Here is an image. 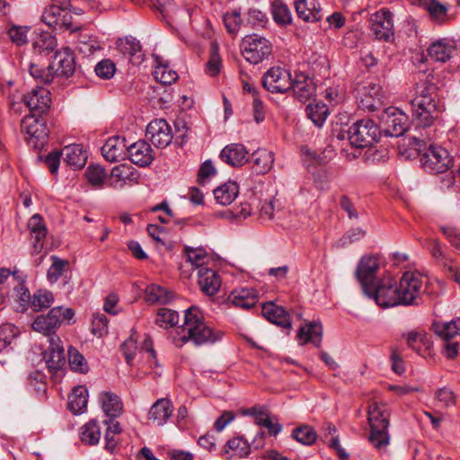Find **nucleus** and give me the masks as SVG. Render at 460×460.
Segmentation results:
<instances>
[{"mask_svg": "<svg viewBox=\"0 0 460 460\" xmlns=\"http://www.w3.org/2000/svg\"><path fill=\"white\" fill-rule=\"evenodd\" d=\"M181 335L174 343L181 347L187 342L195 346L213 344L221 340L223 332L210 326L198 306H190L185 310L184 323L181 327Z\"/></svg>", "mask_w": 460, "mask_h": 460, "instance_id": "f257e3e1", "label": "nucleus"}, {"mask_svg": "<svg viewBox=\"0 0 460 460\" xmlns=\"http://www.w3.org/2000/svg\"><path fill=\"white\" fill-rule=\"evenodd\" d=\"M436 84L426 79L416 84L415 96L411 101L413 119L417 126L430 127L442 109L437 101Z\"/></svg>", "mask_w": 460, "mask_h": 460, "instance_id": "f03ea898", "label": "nucleus"}, {"mask_svg": "<svg viewBox=\"0 0 460 460\" xmlns=\"http://www.w3.org/2000/svg\"><path fill=\"white\" fill-rule=\"evenodd\" d=\"M367 420L370 426V443L378 451L385 450L390 443L389 412L386 406L377 402H370L367 410Z\"/></svg>", "mask_w": 460, "mask_h": 460, "instance_id": "7ed1b4c3", "label": "nucleus"}, {"mask_svg": "<svg viewBox=\"0 0 460 460\" xmlns=\"http://www.w3.org/2000/svg\"><path fill=\"white\" fill-rule=\"evenodd\" d=\"M75 315L71 308L63 306L53 307L47 314L38 315L33 321L31 327L46 336L57 337L56 331L61 326L65 320L70 321Z\"/></svg>", "mask_w": 460, "mask_h": 460, "instance_id": "20e7f679", "label": "nucleus"}, {"mask_svg": "<svg viewBox=\"0 0 460 460\" xmlns=\"http://www.w3.org/2000/svg\"><path fill=\"white\" fill-rule=\"evenodd\" d=\"M379 128L370 119H362L349 128L348 137L350 144L357 148L372 146L378 140Z\"/></svg>", "mask_w": 460, "mask_h": 460, "instance_id": "39448f33", "label": "nucleus"}, {"mask_svg": "<svg viewBox=\"0 0 460 460\" xmlns=\"http://www.w3.org/2000/svg\"><path fill=\"white\" fill-rule=\"evenodd\" d=\"M382 307H391L402 305L398 285L391 277H385L369 288V293H365Z\"/></svg>", "mask_w": 460, "mask_h": 460, "instance_id": "423d86ee", "label": "nucleus"}, {"mask_svg": "<svg viewBox=\"0 0 460 460\" xmlns=\"http://www.w3.org/2000/svg\"><path fill=\"white\" fill-rule=\"evenodd\" d=\"M398 291L402 305H417L423 291V276L417 271L404 272L398 283Z\"/></svg>", "mask_w": 460, "mask_h": 460, "instance_id": "0eeeda50", "label": "nucleus"}, {"mask_svg": "<svg viewBox=\"0 0 460 460\" xmlns=\"http://www.w3.org/2000/svg\"><path fill=\"white\" fill-rule=\"evenodd\" d=\"M420 163L424 170L430 173L443 172L453 166V157L446 148L429 144L420 157Z\"/></svg>", "mask_w": 460, "mask_h": 460, "instance_id": "6e6552de", "label": "nucleus"}, {"mask_svg": "<svg viewBox=\"0 0 460 460\" xmlns=\"http://www.w3.org/2000/svg\"><path fill=\"white\" fill-rule=\"evenodd\" d=\"M241 49L248 62L257 65L271 54V44L265 38L252 34L243 39Z\"/></svg>", "mask_w": 460, "mask_h": 460, "instance_id": "1a4fd4ad", "label": "nucleus"}, {"mask_svg": "<svg viewBox=\"0 0 460 460\" xmlns=\"http://www.w3.org/2000/svg\"><path fill=\"white\" fill-rule=\"evenodd\" d=\"M43 115L30 114L22 120V130L28 135L27 142L35 149L43 147L49 136V130Z\"/></svg>", "mask_w": 460, "mask_h": 460, "instance_id": "9d476101", "label": "nucleus"}, {"mask_svg": "<svg viewBox=\"0 0 460 460\" xmlns=\"http://www.w3.org/2000/svg\"><path fill=\"white\" fill-rule=\"evenodd\" d=\"M262 84L270 93H285L292 87L291 74L279 66L271 67L264 74Z\"/></svg>", "mask_w": 460, "mask_h": 460, "instance_id": "9b49d317", "label": "nucleus"}, {"mask_svg": "<svg viewBox=\"0 0 460 460\" xmlns=\"http://www.w3.org/2000/svg\"><path fill=\"white\" fill-rule=\"evenodd\" d=\"M393 13L388 10H381L372 14L370 18V30L376 39L390 41L394 39Z\"/></svg>", "mask_w": 460, "mask_h": 460, "instance_id": "f8f14e48", "label": "nucleus"}, {"mask_svg": "<svg viewBox=\"0 0 460 460\" xmlns=\"http://www.w3.org/2000/svg\"><path fill=\"white\" fill-rule=\"evenodd\" d=\"M378 269L379 261L376 256H364L359 261L356 277L364 293H369V288L376 284V273Z\"/></svg>", "mask_w": 460, "mask_h": 460, "instance_id": "ddd939ff", "label": "nucleus"}, {"mask_svg": "<svg viewBox=\"0 0 460 460\" xmlns=\"http://www.w3.org/2000/svg\"><path fill=\"white\" fill-rule=\"evenodd\" d=\"M146 137L159 148L166 147L172 139V129L165 119H154L146 127Z\"/></svg>", "mask_w": 460, "mask_h": 460, "instance_id": "4468645a", "label": "nucleus"}, {"mask_svg": "<svg viewBox=\"0 0 460 460\" xmlns=\"http://www.w3.org/2000/svg\"><path fill=\"white\" fill-rule=\"evenodd\" d=\"M23 100L31 114L44 115L50 108V92L43 87L32 89Z\"/></svg>", "mask_w": 460, "mask_h": 460, "instance_id": "2eb2a0df", "label": "nucleus"}, {"mask_svg": "<svg viewBox=\"0 0 460 460\" xmlns=\"http://www.w3.org/2000/svg\"><path fill=\"white\" fill-rule=\"evenodd\" d=\"M75 67L74 54L69 48L56 51L49 63V68L53 70L57 76L69 77L74 74Z\"/></svg>", "mask_w": 460, "mask_h": 460, "instance_id": "dca6fc26", "label": "nucleus"}, {"mask_svg": "<svg viewBox=\"0 0 460 460\" xmlns=\"http://www.w3.org/2000/svg\"><path fill=\"white\" fill-rule=\"evenodd\" d=\"M385 105L382 87L375 83L364 86L359 100V107L365 111H375Z\"/></svg>", "mask_w": 460, "mask_h": 460, "instance_id": "f3484780", "label": "nucleus"}, {"mask_svg": "<svg viewBox=\"0 0 460 460\" xmlns=\"http://www.w3.org/2000/svg\"><path fill=\"white\" fill-rule=\"evenodd\" d=\"M129 160L140 166H148L155 159V151L145 140H138L127 148Z\"/></svg>", "mask_w": 460, "mask_h": 460, "instance_id": "a211bd4d", "label": "nucleus"}, {"mask_svg": "<svg viewBox=\"0 0 460 460\" xmlns=\"http://www.w3.org/2000/svg\"><path fill=\"white\" fill-rule=\"evenodd\" d=\"M408 347L422 357L431 355L432 341L427 332L423 331H411L402 333Z\"/></svg>", "mask_w": 460, "mask_h": 460, "instance_id": "6ab92c4d", "label": "nucleus"}, {"mask_svg": "<svg viewBox=\"0 0 460 460\" xmlns=\"http://www.w3.org/2000/svg\"><path fill=\"white\" fill-rule=\"evenodd\" d=\"M49 341V347L44 353V358L49 369L56 372L66 363L65 351L59 337H50Z\"/></svg>", "mask_w": 460, "mask_h": 460, "instance_id": "aec40b11", "label": "nucleus"}, {"mask_svg": "<svg viewBox=\"0 0 460 460\" xmlns=\"http://www.w3.org/2000/svg\"><path fill=\"white\" fill-rule=\"evenodd\" d=\"M220 157L231 166H243L248 162V151L242 144H229L222 149Z\"/></svg>", "mask_w": 460, "mask_h": 460, "instance_id": "412c9836", "label": "nucleus"}, {"mask_svg": "<svg viewBox=\"0 0 460 460\" xmlns=\"http://www.w3.org/2000/svg\"><path fill=\"white\" fill-rule=\"evenodd\" d=\"M295 8L297 16L306 22L322 20V10L318 0H296Z\"/></svg>", "mask_w": 460, "mask_h": 460, "instance_id": "4be33fe9", "label": "nucleus"}, {"mask_svg": "<svg viewBox=\"0 0 460 460\" xmlns=\"http://www.w3.org/2000/svg\"><path fill=\"white\" fill-rule=\"evenodd\" d=\"M456 50V43L449 39H439L432 42L428 49L429 57L434 61L445 63Z\"/></svg>", "mask_w": 460, "mask_h": 460, "instance_id": "5701e85b", "label": "nucleus"}, {"mask_svg": "<svg viewBox=\"0 0 460 460\" xmlns=\"http://www.w3.org/2000/svg\"><path fill=\"white\" fill-rule=\"evenodd\" d=\"M117 48L120 53L128 56L134 65L144 60V54L140 42L134 37L128 36L117 40Z\"/></svg>", "mask_w": 460, "mask_h": 460, "instance_id": "b1692460", "label": "nucleus"}, {"mask_svg": "<svg viewBox=\"0 0 460 460\" xmlns=\"http://www.w3.org/2000/svg\"><path fill=\"white\" fill-rule=\"evenodd\" d=\"M261 313L262 315L272 323L287 329L291 328L290 316L282 306L269 302L262 305Z\"/></svg>", "mask_w": 460, "mask_h": 460, "instance_id": "393cba45", "label": "nucleus"}, {"mask_svg": "<svg viewBox=\"0 0 460 460\" xmlns=\"http://www.w3.org/2000/svg\"><path fill=\"white\" fill-rule=\"evenodd\" d=\"M295 96L301 102L308 101L315 92V85L313 79L303 73L296 74L292 79L291 89Z\"/></svg>", "mask_w": 460, "mask_h": 460, "instance_id": "a878e982", "label": "nucleus"}, {"mask_svg": "<svg viewBox=\"0 0 460 460\" xmlns=\"http://www.w3.org/2000/svg\"><path fill=\"white\" fill-rule=\"evenodd\" d=\"M127 148L125 138L115 136L107 139L102 147V154L107 161L114 163L123 157Z\"/></svg>", "mask_w": 460, "mask_h": 460, "instance_id": "bb28decb", "label": "nucleus"}, {"mask_svg": "<svg viewBox=\"0 0 460 460\" xmlns=\"http://www.w3.org/2000/svg\"><path fill=\"white\" fill-rule=\"evenodd\" d=\"M172 411L173 406L172 402L167 398H161L151 406L148 412V420L158 426H162L172 416Z\"/></svg>", "mask_w": 460, "mask_h": 460, "instance_id": "cd10ccee", "label": "nucleus"}, {"mask_svg": "<svg viewBox=\"0 0 460 460\" xmlns=\"http://www.w3.org/2000/svg\"><path fill=\"white\" fill-rule=\"evenodd\" d=\"M199 286L208 296H214L219 289L221 280L219 276L209 268H200L198 270Z\"/></svg>", "mask_w": 460, "mask_h": 460, "instance_id": "c85d7f7f", "label": "nucleus"}, {"mask_svg": "<svg viewBox=\"0 0 460 460\" xmlns=\"http://www.w3.org/2000/svg\"><path fill=\"white\" fill-rule=\"evenodd\" d=\"M228 301L236 307L250 309L258 302V292L254 288L234 289L228 296Z\"/></svg>", "mask_w": 460, "mask_h": 460, "instance_id": "c756f323", "label": "nucleus"}, {"mask_svg": "<svg viewBox=\"0 0 460 460\" xmlns=\"http://www.w3.org/2000/svg\"><path fill=\"white\" fill-rule=\"evenodd\" d=\"M385 133L391 137H400L407 129V117L402 112L393 111H386V119H385Z\"/></svg>", "mask_w": 460, "mask_h": 460, "instance_id": "7c9ffc66", "label": "nucleus"}, {"mask_svg": "<svg viewBox=\"0 0 460 460\" xmlns=\"http://www.w3.org/2000/svg\"><path fill=\"white\" fill-rule=\"evenodd\" d=\"M28 227L31 231V237L34 239V252L39 253L43 248V240L47 235V228L42 217L39 214L33 215L28 222Z\"/></svg>", "mask_w": 460, "mask_h": 460, "instance_id": "2f4dec72", "label": "nucleus"}, {"mask_svg": "<svg viewBox=\"0 0 460 460\" xmlns=\"http://www.w3.org/2000/svg\"><path fill=\"white\" fill-rule=\"evenodd\" d=\"M102 411L109 418H118L123 412V404L120 398L114 393L103 392L100 394Z\"/></svg>", "mask_w": 460, "mask_h": 460, "instance_id": "473e14b6", "label": "nucleus"}, {"mask_svg": "<svg viewBox=\"0 0 460 460\" xmlns=\"http://www.w3.org/2000/svg\"><path fill=\"white\" fill-rule=\"evenodd\" d=\"M64 161L75 169L82 168L86 162L87 155L80 145H69L61 150Z\"/></svg>", "mask_w": 460, "mask_h": 460, "instance_id": "72a5a7b5", "label": "nucleus"}, {"mask_svg": "<svg viewBox=\"0 0 460 460\" xmlns=\"http://www.w3.org/2000/svg\"><path fill=\"white\" fill-rule=\"evenodd\" d=\"M323 326L320 323L313 322L299 329L297 337L301 341V344L312 342L315 347L319 348L322 342Z\"/></svg>", "mask_w": 460, "mask_h": 460, "instance_id": "f704fd0d", "label": "nucleus"}, {"mask_svg": "<svg viewBox=\"0 0 460 460\" xmlns=\"http://www.w3.org/2000/svg\"><path fill=\"white\" fill-rule=\"evenodd\" d=\"M88 391L83 385L75 387L68 395V409L74 414L83 413L87 407Z\"/></svg>", "mask_w": 460, "mask_h": 460, "instance_id": "c9c22d12", "label": "nucleus"}, {"mask_svg": "<svg viewBox=\"0 0 460 460\" xmlns=\"http://www.w3.org/2000/svg\"><path fill=\"white\" fill-rule=\"evenodd\" d=\"M253 168L256 173L264 174L269 172L274 163V154L266 149H259L252 154Z\"/></svg>", "mask_w": 460, "mask_h": 460, "instance_id": "e433bc0d", "label": "nucleus"}, {"mask_svg": "<svg viewBox=\"0 0 460 460\" xmlns=\"http://www.w3.org/2000/svg\"><path fill=\"white\" fill-rule=\"evenodd\" d=\"M238 194V186L230 181L214 190V196L217 203L227 206L231 204Z\"/></svg>", "mask_w": 460, "mask_h": 460, "instance_id": "4c0bfd02", "label": "nucleus"}, {"mask_svg": "<svg viewBox=\"0 0 460 460\" xmlns=\"http://www.w3.org/2000/svg\"><path fill=\"white\" fill-rule=\"evenodd\" d=\"M172 294L164 288L152 284L146 288V300L150 304L164 305L171 301Z\"/></svg>", "mask_w": 460, "mask_h": 460, "instance_id": "58836bf2", "label": "nucleus"}, {"mask_svg": "<svg viewBox=\"0 0 460 460\" xmlns=\"http://www.w3.org/2000/svg\"><path fill=\"white\" fill-rule=\"evenodd\" d=\"M57 46L56 38L48 31L40 32L35 36L32 41V47L35 52L39 54H49Z\"/></svg>", "mask_w": 460, "mask_h": 460, "instance_id": "ea45409f", "label": "nucleus"}, {"mask_svg": "<svg viewBox=\"0 0 460 460\" xmlns=\"http://www.w3.org/2000/svg\"><path fill=\"white\" fill-rule=\"evenodd\" d=\"M271 14L279 25L286 26L292 22V13L282 0H274L271 3Z\"/></svg>", "mask_w": 460, "mask_h": 460, "instance_id": "a19ab883", "label": "nucleus"}, {"mask_svg": "<svg viewBox=\"0 0 460 460\" xmlns=\"http://www.w3.org/2000/svg\"><path fill=\"white\" fill-rule=\"evenodd\" d=\"M306 113L314 125L321 127L329 114V109L325 103L314 101L307 105Z\"/></svg>", "mask_w": 460, "mask_h": 460, "instance_id": "79ce46f5", "label": "nucleus"}, {"mask_svg": "<svg viewBox=\"0 0 460 460\" xmlns=\"http://www.w3.org/2000/svg\"><path fill=\"white\" fill-rule=\"evenodd\" d=\"M435 333L444 341H449L456 335H460V318L453 319L446 323L433 324Z\"/></svg>", "mask_w": 460, "mask_h": 460, "instance_id": "37998d69", "label": "nucleus"}, {"mask_svg": "<svg viewBox=\"0 0 460 460\" xmlns=\"http://www.w3.org/2000/svg\"><path fill=\"white\" fill-rule=\"evenodd\" d=\"M436 174V185L440 191H457L460 189V181L456 180L453 171L447 170Z\"/></svg>", "mask_w": 460, "mask_h": 460, "instance_id": "c03bdc74", "label": "nucleus"}, {"mask_svg": "<svg viewBox=\"0 0 460 460\" xmlns=\"http://www.w3.org/2000/svg\"><path fill=\"white\" fill-rule=\"evenodd\" d=\"M101 438V429L95 420H92L82 427V442L93 446L99 443Z\"/></svg>", "mask_w": 460, "mask_h": 460, "instance_id": "a18cd8bd", "label": "nucleus"}, {"mask_svg": "<svg viewBox=\"0 0 460 460\" xmlns=\"http://www.w3.org/2000/svg\"><path fill=\"white\" fill-rule=\"evenodd\" d=\"M69 8L70 7H64L62 4L58 3L51 4L44 11L41 20L49 27L57 29L65 9Z\"/></svg>", "mask_w": 460, "mask_h": 460, "instance_id": "49530a36", "label": "nucleus"}, {"mask_svg": "<svg viewBox=\"0 0 460 460\" xmlns=\"http://www.w3.org/2000/svg\"><path fill=\"white\" fill-rule=\"evenodd\" d=\"M76 48L83 56L89 57L101 49V45L95 38L87 34H80Z\"/></svg>", "mask_w": 460, "mask_h": 460, "instance_id": "de8ad7c7", "label": "nucleus"}, {"mask_svg": "<svg viewBox=\"0 0 460 460\" xmlns=\"http://www.w3.org/2000/svg\"><path fill=\"white\" fill-rule=\"evenodd\" d=\"M54 302L53 294L46 289H40L33 294L30 306L34 311L49 308Z\"/></svg>", "mask_w": 460, "mask_h": 460, "instance_id": "09e8293b", "label": "nucleus"}, {"mask_svg": "<svg viewBox=\"0 0 460 460\" xmlns=\"http://www.w3.org/2000/svg\"><path fill=\"white\" fill-rule=\"evenodd\" d=\"M292 438L302 445L311 446L316 441L317 435L312 427L304 425L293 429Z\"/></svg>", "mask_w": 460, "mask_h": 460, "instance_id": "8fccbe9b", "label": "nucleus"}, {"mask_svg": "<svg viewBox=\"0 0 460 460\" xmlns=\"http://www.w3.org/2000/svg\"><path fill=\"white\" fill-rule=\"evenodd\" d=\"M18 333L19 330L13 324L6 323L0 327V352L9 347L10 349H13L11 345L15 341Z\"/></svg>", "mask_w": 460, "mask_h": 460, "instance_id": "3c124183", "label": "nucleus"}, {"mask_svg": "<svg viewBox=\"0 0 460 460\" xmlns=\"http://www.w3.org/2000/svg\"><path fill=\"white\" fill-rule=\"evenodd\" d=\"M184 252L188 261L198 269L204 268L203 265L209 260L208 252L202 248H191L185 246Z\"/></svg>", "mask_w": 460, "mask_h": 460, "instance_id": "603ef678", "label": "nucleus"}, {"mask_svg": "<svg viewBox=\"0 0 460 460\" xmlns=\"http://www.w3.org/2000/svg\"><path fill=\"white\" fill-rule=\"evenodd\" d=\"M154 76L156 81L163 84H171L178 79L176 71L170 68L168 65L162 64L160 61L155 66Z\"/></svg>", "mask_w": 460, "mask_h": 460, "instance_id": "864d4df0", "label": "nucleus"}, {"mask_svg": "<svg viewBox=\"0 0 460 460\" xmlns=\"http://www.w3.org/2000/svg\"><path fill=\"white\" fill-rule=\"evenodd\" d=\"M31 75L40 84H50L55 76L49 65L47 67L40 66L39 65L31 64L29 68Z\"/></svg>", "mask_w": 460, "mask_h": 460, "instance_id": "5fc2aeb1", "label": "nucleus"}, {"mask_svg": "<svg viewBox=\"0 0 460 460\" xmlns=\"http://www.w3.org/2000/svg\"><path fill=\"white\" fill-rule=\"evenodd\" d=\"M218 51V44L212 42L210 46V58L206 66V72L211 76L217 75L221 69V58Z\"/></svg>", "mask_w": 460, "mask_h": 460, "instance_id": "6e6d98bb", "label": "nucleus"}, {"mask_svg": "<svg viewBox=\"0 0 460 460\" xmlns=\"http://www.w3.org/2000/svg\"><path fill=\"white\" fill-rule=\"evenodd\" d=\"M155 322L160 327L167 329L178 323L179 314L176 311L161 308L157 313Z\"/></svg>", "mask_w": 460, "mask_h": 460, "instance_id": "4d7b16f0", "label": "nucleus"}, {"mask_svg": "<svg viewBox=\"0 0 460 460\" xmlns=\"http://www.w3.org/2000/svg\"><path fill=\"white\" fill-rule=\"evenodd\" d=\"M68 363L75 372L86 373L88 370V365L84 356L72 347L68 349Z\"/></svg>", "mask_w": 460, "mask_h": 460, "instance_id": "13d9d810", "label": "nucleus"}, {"mask_svg": "<svg viewBox=\"0 0 460 460\" xmlns=\"http://www.w3.org/2000/svg\"><path fill=\"white\" fill-rule=\"evenodd\" d=\"M52 264L49 267L47 278L49 282L54 283L58 280V279L63 275L65 268L67 266L68 262L66 260H62L57 256H52Z\"/></svg>", "mask_w": 460, "mask_h": 460, "instance_id": "bf43d9fd", "label": "nucleus"}, {"mask_svg": "<svg viewBox=\"0 0 460 460\" xmlns=\"http://www.w3.org/2000/svg\"><path fill=\"white\" fill-rule=\"evenodd\" d=\"M87 181L95 187H101L106 177V172L100 165H90L85 171Z\"/></svg>", "mask_w": 460, "mask_h": 460, "instance_id": "052dcab7", "label": "nucleus"}, {"mask_svg": "<svg viewBox=\"0 0 460 460\" xmlns=\"http://www.w3.org/2000/svg\"><path fill=\"white\" fill-rule=\"evenodd\" d=\"M94 71L97 76L102 79L108 80L114 75L116 72V66L112 60L106 58L97 63Z\"/></svg>", "mask_w": 460, "mask_h": 460, "instance_id": "680f3d73", "label": "nucleus"}, {"mask_svg": "<svg viewBox=\"0 0 460 460\" xmlns=\"http://www.w3.org/2000/svg\"><path fill=\"white\" fill-rule=\"evenodd\" d=\"M424 8L429 12L432 19L442 22L447 16V8L437 0L427 1Z\"/></svg>", "mask_w": 460, "mask_h": 460, "instance_id": "e2e57ef3", "label": "nucleus"}, {"mask_svg": "<svg viewBox=\"0 0 460 460\" xmlns=\"http://www.w3.org/2000/svg\"><path fill=\"white\" fill-rule=\"evenodd\" d=\"M29 31V27L24 26H12L8 31L7 34L12 40L13 43L17 46H22L27 44L28 37L27 32Z\"/></svg>", "mask_w": 460, "mask_h": 460, "instance_id": "0e129e2a", "label": "nucleus"}, {"mask_svg": "<svg viewBox=\"0 0 460 460\" xmlns=\"http://www.w3.org/2000/svg\"><path fill=\"white\" fill-rule=\"evenodd\" d=\"M92 332L95 336L102 337L108 332V319L103 314L93 315L92 320Z\"/></svg>", "mask_w": 460, "mask_h": 460, "instance_id": "69168bd1", "label": "nucleus"}, {"mask_svg": "<svg viewBox=\"0 0 460 460\" xmlns=\"http://www.w3.org/2000/svg\"><path fill=\"white\" fill-rule=\"evenodd\" d=\"M226 446L229 449L235 451L239 456H246L250 453V445L242 438H234L230 439Z\"/></svg>", "mask_w": 460, "mask_h": 460, "instance_id": "338daca9", "label": "nucleus"}, {"mask_svg": "<svg viewBox=\"0 0 460 460\" xmlns=\"http://www.w3.org/2000/svg\"><path fill=\"white\" fill-rule=\"evenodd\" d=\"M441 232L456 249H460V230L452 226L440 227Z\"/></svg>", "mask_w": 460, "mask_h": 460, "instance_id": "774afa93", "label": "nucleus"}]
</instances>
